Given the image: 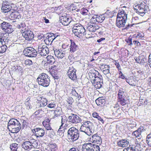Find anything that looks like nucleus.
<instances>
[{
    "instance_id": "obj_1",
    "label": "nucleus",
    "mask_w": 151,
    "mask_h": 151,
    "mask_svg": "<svg viewBox=\"0 0 151 151\" xmlns=\"http://www.w3.org/2000/svg\"><path fill=\"white\" fill-rule=\"evenodd\" d=\"M39 85L44 87H48L50 83V77L46 74L42 73L39 75L37 79Z\"/></svg>"
},
{
    "instance_id": "obj_2",
    "label": "nucleus",
    "mask_w": 151,
    "mask_h": 151,
    "mask_svg": "<svg viewBox=\"0 0 151 151\" xmlns=\"http://www.w3.org/2000/svg\"><path fill=\"white\" fill-rule=\"evenodd\" d=\"M67 133L69 140L72 142L77 140L80 136L79 131L74 127L70 128L68 130Z\"/></svg>"
},
{
    "instance_id": "obj_3",
    "label": "nucleus",
    "mask_w": 151,
    "mask_h": 151,
    "mask_svg": "<svg viewBox=\"0 0 151 151\" xmlns=\"http://www.w3.org/2000/svg\"><path fill=\"white\" fill-rule=\"evenodd\" d=\"M99 146L92 143H85L83 145L82 151H100Z\"/></svg>"
},
{
    "instance_id": "obj_4",
    "label": "nucleus",
    "mask_w": 151,
    "mask_h": 151,
    "mask_svg": "<svg viewBox=\"0 0 151 151\" xmlns=\"http://www.w3.org/2000/svg\"><path fill=\"white\" fill-rule=\"evenodd\" d=\"M93 124L89 121H86L83 122L80 129V130L85 133L88 136L91 135V133H93L91 129V126Z\"/></svg>"
},
{
    "instance_id": "obj_5",
    "label": "nucleus",
    "mask_w": 151,
    "mask_h": 151,
    "mask_svg": "<svg viewBox=\"0 0 151 151\" xmlns=\"http://www.w3.org/2000/svg\"><path fill=\"white\" fill-rule=\"evenodd\" d=\"M147 6L145 4H140L133 7L134 10L137 13L143 16L147 11Z\"/></svg>"
},
{
    "instance_id": "obj_6",
    "label": "nucleus",
    "mask_w": 151,
    "mask_h": 151,
    "mask_svg": "<svg viewBox=\"0 0 151 151\" xmlns=\"http://www.w3.org/2000/svg\"><path fill=\"white\" fill-rule=\"evenodd\" d=\"M23 53L25 56L29 57H35L37 54V52L31 47H28L25 48Z\"/></svg>"
},
{
    "instance_id": "obj_7",
    "label": "nucleus",
    "mask_w": 151,
    "mask_h": 151,
    "mask_svg": "<svg viewBox=\"0 0 151 151\" xmlns=\"http://www.w3.org/2000/svg\"><path fill=\"white\" fill-rule=\"evenodd\" d=\"M22 36L24 37L26 40L30 41L32 40L34 36V35L32 32L29 30L28 29L25 28L22 29Z\"/></svg>"
},
{
    "instance_id": "obj_8",
    "label": "nucleus",
    "mask_w": 151,
    "mask_h": 151,
    "mask_svg": "<svg viewBox=\"0 0 151 151\" xmlns=\"http://www.w3.org/2000/svg\"><path fill=\"white\" fill-rule=\"evenodd\" d=\"M45 35L47 36L44 41L47 45H51L53 41L58 36L57 34L52 32L47 33Z\"/></svg>"
},
{
    "instance_id": "obj_9",
    "label": "nucleus",
    "mask_w": 151,
    "mask_h": 151,
    "mask_svg": "<svg viewBox=\"0 0 151 151\" xmlns=\"http://www.w3.org/2000/svg\"><path fill=\"white\" fill-rule=\"evenodd\" d=\"M0 25L1 29L8 34L11 33L14 31L12 26L9 23L3 21L0 24Z\"/></svg>"
},
{
    "instance_id": "obj_10",
    "label": "nucleus",
    "mask_w": 151,
    "mask_h": 151,
    "mask_svg": "<svg viewBox=\"0 0 151 151\" xmlns=\"http://www.w3.org/2000/svg\"><path fill=\"white\" fill-rule=\"evenodd\" d=\"M68 122L70 124H77L81 122L82 119L76 114H71L70 116L68 117Z\"/></svg>"
},
{
    "instance_id": "obj_11",
    "label": "nucleus",
    "mask_w": 151,
    "mask_h": 151,
    "mask_svg": "<svg viewBox=\"0 0 151 151\" xmlns=\"http://www.w3.org/2000/svg\"><path fill=\"white\" fill-rule=\"evenodd\" d=\"M38 53L41 56H45L49 52V48L45 45H40L38 47Z\"/></svg>"
},
{
    "instance_id": "obj_12",
    "label": "nucleus",
    "mask_w": 151,
    "mask_h": 151,
    "mask_svg": "<svg viewBox=\"0 0 151 151\" xmlns=\"http://www.w3.org/2000/svg\"><path fill=\"white\" fill-rule=\"evenodd\" d=\"M33 133L35 134L37 138H40L43 136L45 134V130L43 129L35 128L32 130Z\"/></svg>"
},
{
    "instance_id": "obj_13",
    "label": "nucleus",
    "mask_w": 151,
    "mask_h": 151,
    "mask_svg": "<svg viewBox=\"0 0 151 151\" xmlns=\"http://www.w3.org/2000/svg\"><path fill=\"white\" fill-rule=\"evenodd\" d=\"M76 70L73 66L69 67V69L67 74L69 78L72 80H75L77 78L76 74Z\"/></svg>"
},
{
    "instance_id": "obj_14",
    "label": "nucleus",
    "mask_w": 151,
    "mask_h": 151,
    "mask_svg": "<svg viewBox=\"0 0 151 151\" xmlns=\"http://www.w3.org/2000/svg\"><path fill=\"white\" fill-rule=\"evenodd\" d=\"M85 32L86 30L84 27L81 25H80V28L76 29V30H74L73 32L75 36L78 37L80 38V37L82 35H84Z\"/></svg>"
},
{
    "instance_id": "obj_15",
    "label": "nucleus",
    "mask_w": 151,
    "mask_h": 151,
    "mask_svg": "<svg viewBox=\"0 0 151 151\" xmlns=\"http://www.w3.org/2000/svg\"><path fill=\"white\" fill-rule=\"evenodd\" d=\"M127 19V18L126 17L125 18L120 17L117 18L116 24V26L119 28L124 27L126 23V21Z\"/></svg>"
},
{
    "instance_id": "obj_16",
    "label": "nucleus",
    "mask_w": 151,
    "mask_h": 151,
    "mask_svg": "<svg viewBox=\"0 0 151 151\" xmlns=\"http://www.w3.org/2000/svg\"><path fill=\"white\" fill-rule=\"evenodd\" d=\"M12 8V7L8 4V2H4L2 4L1 9L2 12L6 13L10 11Z\"/></svg>"
},
{
    "instance_id": "obj_17",
    "label": "nucleus",
    "mask_w": 151,
    "mask_h": 151,
    "mask_svg": "<svg viewBox=\"0 0 151 151\" xmlns=\"http://www.w3.org/2000/svg\"><path fill=\"white\" fill-rule=\"evenodd\" d=\"M60 21L63 25L67 26L72 21V19L70 18L67 16H64L61 17Z\"/></svg>"
},
{
    "instance_id": "obj_18",
    "label": "nucleus",
    "mask_w": 151,
    "mask_h": 151,
    "mask_svg": "<svg viewBox=\"0 0 151 151\" xmlns=\"http://www.w3.org/2000/svg\"><path fill=\"white\" fill-rule=\"evenodd\" d=\"M140 132L137 130L133 132V141L140 142L141 138Z\"/></svg>"
},
{
    "instance_id": "obj_19",
    "label": "nucleus",
    "mask_w": 151,
    "mask_h": 151,
    "mask_svg": "<svg viewBox=\"0 0 151 151\" xmlns=\"http://www.w3.org/2000/svg\"><path fill=\"white\" fill-rule=\"evenodd\" d=\"M16 124H19V121L17 119L14 118L11 119L8 123V129L10 130V129L14 127Z\"/></svg>"
},
{
    "instance_id": "obj_20",
    "label": "nucleus",
    "mask_w": 151,
    "mask_h": 151,
    "mask_svg": "<svg viewBox=\"0 0 151 151\" xmlns=\"http://www.w3.org/2000/svg\"><path fill=\"white\" fill-rule=\"evenodd\" d=\"M22 147L24 150L29 151L32 148L31 143L29 141H25L24 142L22 145Z\"/></svg>"
},
{
    "instance_id": "obj_21",
    "label": "nucleus",
    "mask_w": 151,
    "mask_h": 151,
    "mask_svg": "<svg viewBox=\"0 0 151 151\" xmlns=\"http://www.w3.org/2000/svg\"><path fill=\"white\" fill-rule=\"evenodd\" d=\"M91 83H92L93 85L95 88L96 89H100L102 86V84L103 83V81H102L100 80L96 81V79H94L91 81Z\"/></svg>"
},
{
    "instance_id": "obj_22",
    "label": "nucleus",
    "mask_w": 151,
    "mask_h": 151,
    "mask_svg": "<svg viewBox=\"0 0 151 151\" xmlns=\"http://www.w3.org/2000/svg\"><path fill=\"white\" fill-rule=\"evenodd\" d=\"M100 28L99 26L94 24V22H93L92 24L88 25L87 27L88 29L90 32H95V31Z\"/></svg>"
},
{
    "instance_id": "obj_23",
    "label": "nucleus",
    "mask_w": 151,
    "mask_h": 151,
    "mask_svg": "<svg viewBox=\"0 0 151 151\" xmlns=\"http://www.w3.org/2000/svg\"><path fill=\"white\" fill-rule=\"evenodd\" d=\"M71 41V44L70 46V51L71 53H73L79 49V47L74 42Z\"/></svg>"
},
{
    "instance_id": "obj_24",
    "label": "nucleus",
    "mask_w": 151,
    "mask_h": 151,
    "mask_svg": "<svg viewBox=\"0 0 151 151\" xmlns=\"http://www.w3.org/2000/svg\"><path fill=\"white\" fill-rule=\"evenodd\" d=\"M21 129V125L19 122V124H16L14 127L11 128L12 132V133H17L19 132Z\"/></svg>"
},
{
    "instance_id": "obj_25",
    "label": "nucleus",
    "mask_w": 151,
    "mask_h": 151,
    "mask_svg": "<svg viewBox=\"0 0 151 151\" xmlns=\"http://www.w3.org/2000/svg\"><path fill=\"white\" fill-rule=\"evenodd\" d=\"M92 141H93V143L100 144L101 142V138L97 134L93 135L92 137Z\"/></svg>"
},
{
    "instance_id": "obj_26",
    "label": "nucleus",
    "mask_w": 151,
    "mask_h": 151,
    "mask_svg": "<svg viewBox=\"0 0 151 151\" xmlns=\"http://www.w3.org/2000/svg\"><path fill=\"white\" fill-rule=\"evenodd\" d=\"M95 102L98 106L104 105L105 104V100L104 97H99L96 100Z\"/></svg>"
},
{
    "instance_id": "obj_27",
    "label": "nucleus",
    "mask_w": 151,
    "mask_h": 151,
    "mask_svg": "<svg viewBox=\"0 0 151 151\" xmlns=\"http://www.w3.org/2000/svg\"><path fill=\"white\" fill-rule=\"evenodd\" d=\"M129 143V142L125 139L120 140L118 142L117 145L122 147H125L128 146Z\"/></svg>"
},
{
    "instance_id": "obj_28",
    "label": "nucleus",
    "mask_w": 151,
    "mask_h": 151,
    "mask_svg": "<svg viewBox=\"0 0 151 151\" xmlns=\"http://www.w3.org/2000/svg\"><path fill=\"white\" fill-rule=\"evenodd\" d=\"M37 100L40 101L39 106L41 107H44L47 104L48 101L45 98H39Z\"/></svg>"
},
{
    "instance_id": "obj_29",
    "label": "nucleus",
    "mask_w": 151,
    "mask_h": 151,
    "mask_svg": "<svg viewBox=\"0 0 151 151\" xmlns=\"http://www.w3.org/2000/svg\"><path fill=\"white\" fill-rule=\"evenodd\" d=\"M143 74V72L142 71H141L139 68H135L133 69V75L135 77H137L139 74Z\"/></svg>"
},
{
    "instance_id": "obj_30",
    "label": "nucleus",
    "mask_w": 151,
    "mask_h": 151,
    "mask_svg": "<svg viewBox=\"0 0 151 151\" xmlns=\"http://www.w3.org/2000/svg\"><path fill=\"white\" fill-rule=\"evenodd\" d=\"M125 11L124 10V9L119 10L118 11L117 18L120 17L125 18L126 17H127V14L125 13Z\"/></svg>"
},
{
    "instance_id": "obj_31",
    "label": "nucleus",
    "mask_w": 151,
    "mask_h": 151,
    "mask_svg": "<svg viewBox=\"0 0 151 151\" xmlns=\"http://www.w3.org/2000/svg\"><path fill=\"white\" fill-rule=\"evenodd\" d=\"M62 110L60 107L58 108L54 111V116L53 118L55 119L56 117L60 116L62 114Z\"/></svg>"
},
{
    "instance_id": "obj_32",
    "label": "nucleus",
    "mask_w": 151,
    "mask_h": 151,
    "mask_svg": "<svg viewBox=\"0 0 151 151\" xmlns=\"http://www.w3.org/2000/svg\"><path fill=\"white\" fill-rule=\"evenodd\" d=\"M46 58L47 63L51 65L53 64L55 62V60L52 56L48 55L47 57Z\"/></svg>"
},
{
    "instance_id": "obj_33",
    "label": "nucleus",
    "mask_w": 151,
    "mask_h": 151,
    "mask_svg": "<svg viewBox=\"0 0 151 151\" xmlns=\"http://www.w3.org/2000/svg\"><path fill=\"white\" fill-rule=\"evenodd\" d=\"M92 115L93 117L97 118L99 121L101 122L102 124H104V121L99 115L96 112H94V113H93L92 114Z\"/></svg>"
},
{
    "instance_id": "obj_34",
    "label": "nucleus",
    "mask_w": 151,
    "mask_h": 151,
    "mask_svg": "<svg viewBox=\"0 0 151 151\" xmlns=\"http://www.w3.org/2000/svg\"><path fill=\"white\" fill-rule=\"evenodd\" d=\"M134 142L135 145H134L135 146L134 148L133 149V151H139L140 150V145L139 144V142H137L136 141V142L133 141V142Z\"/></svg>"
},
{
    "instance_id": "obj_35",
    "label": "nucleus",
    "mask_w": 151,
    "mask_h": 151,
    "mask_svg": "<svg viewBox=\"0 0 151 151\" xmlns=\"http://www.w3.org/2000/svg\"><path fill=\"white\" fill-rule=\"evenodd\" d=\"M18 144L17 143H13L10 145V148L11 151H17L18 148Z\"/></svg>"
},
{
    "instance_id": "obj_36",
    "label": "nucleus",
    "mask_w": 151,
    "mask_h": 151,
    "mask_svg": "<svg viewBox=\"0 0 151 151\" xmlns=\"http://www.w3.org/2000/svg\"><path fill=\"white\" fill-rule=\"evenodd\" d=\"M105 18L104 17H102L101 15L97 17V18L94 21L95 22H97L98 23H101L104 20Z\"/></svg>"
},
{
    "instance_id": "obj_37",
    "label": "nucleus",
    "mask_w": 151,
    "mask_h": 151,
    "mask_svg": "<svg viewBox=\"0 0 151 151\" xmlns=\"http://www.w3.org/2000/svg\"><path fill=\"white\" fill-rule=\"evenodd\" d=\"M49 147L51 151H55L58 149V147L55 143L50 144Z\"/></svg>"
},
{
    "instance_id": "obj_38",
    "label": "nucleus",
    "mask_w": 151,
    "mask_h": 151,
    "mask_svg": "<svg viewBox=\"0 0 151 151\" xmlns=\"http://www.w3.org/2000/svg\"><path fill=\"white\" fill-rule=\"evenodd\" d=\"M33 143H31L32 146V147H33L35 148H39L40 145L38 142L37 140H35L34 139H33Z\"/></svg>"
},
{
    "instance_id": "obj_39",
    "label": "nucleus",
    "mask_w": 151,
    "mask_h": 151,
    "mask_svg": "<svg viewBox=\"0 0 151 151\" xmlns=\"http://www.w3.org/2000/svg\"><path fill=\"white\" fill-rule=\"evenodd\" d=\"M146 142L150 147H151V133L147 137Z\"/></svg>"
},
{
    "instance_id": "obj_40",
    "label": "nucleus",
    "mask_w": 151,
    "mask_h": 151,
    "mask_svg": "<svg viewBox=\"0 0 151 151\" xmlns=\"http://www.w3.org/2000/svg\"><path fill=\"white\" fill-rule=\"evenodd\" d=\"M124 97H122V98H119L118 99V101L122 106L125 105L127 103V100L124 99Z\"/></svg>"
},
{
    "instance_id": "obj_41",
    "label": "nucleus",
    "mask_w": 151,
    "mask_h": 151,
    "mask_svg": "<svg viewBox=\"0 0 151 151\" xmlns=\"http://www.w3.org/2000/svg\"><path fill=\"white\" fill-rule=\"evenodd\" d=\"M61 127H63V124L67 121L68 122V119H67L66 116H61Z\"/></svg>"
},
{
    "instance_id": "obj_42",
    "label": "nucleus",
    "mask_w": 151,
    "mask_h": 151,
    "mask_svg": "<svg viewBox=\"0 0 151 151\" xmlns=\"http://www.w3.org/2000/svg\"><path fill=\"white\" fill-rule=\"evenodd\" d=\"M7 48V46L6 45H2L1 46H0V54L2 53L5 52Z\"/></svg>"
},
{
    "instance_id": "obj_43",
    "label": "nucleus",
    "mask_w": 151,
    "mask_h": 151,
    "mask_svg": "<svg viewBox=\"0 0 151 151\" xmlns=\"http://www.w3.org/2000/svg\"><path fill=\"white\" fill-rule=\"evenodd\" d=\"M119 98L124 97V92L122 90V89L120 88L119 90V93H118Z\"/></svg>"
},
{
    "instance_id": "obj_44",
    "label": "nucleus",
    "mask_w": 151,
    "mask_h": 151,
    "mask_svg": "<svg viewBox=\"0 0 151 151\" xmlns=\"http://www.w3.org/2000/svg\"><path fill=\"white\" fill-rule=\"evenodd\" d=\"M68 104L69 105H71L74 102V100L72 97H69L66 100Z\"/></svg>"
},
{
    "instance_id": "obj_45",
    "label": "nucleus",
    "mask_w": 151,
    "mask_h": 151,
    "mask_svg": "<svg viewBox=\"0 0 151 151\" xmlns=\"http://www.w3.org/2000/svg\"><path fill=\"white\" fill-rule=\"evenodd\" d=\"M24 63L26 65L30 66L32 65V62L30 60L27 59L25 61Z\"/></svg>"
},
{
    "instance_id": "obj_46",
    "label": "nucleus",
    "mask_w": 151,
    "mask_h": 151,
    "mask_svg": "<svg viewBox=\"0 0 151 151\" xmlns=\"http://www.w3.org/2000/svg\"><path fill=\"white\" fill-rule=\"evenodd\" d=\"M26 27V25L23 22L20 24H18L17 27L18 29H20L21 27L24 29L25 27Z\"/></svg>"
},
{
    "instance_id": "obj_47",
    "label": "nucleus",
    "mask_w": 151,
    "mask_h": 151,
    "mask_svg": "<svg viewBox=\"0 0 151 151\" xmlns=\"http://www.w3.org/2000/svg\"><path fill=\"white\" fill-rule=\"evenodd\" d=\"M65 54L64 52L60 51V53H59V54H58L57 57L58 58L62 59L65 56Z\"/></svg>"
},
{
    "instance_id": "obj_48",
    "label": "nucleus",
    "mask_w": 151,
    "mask_h": 151,
    "mask_svg": "<svg viewBox=\"0 0 151 151\" xmlns=\"http://www.w3.org/2000/svg\"><path fill=\"white\" fill-rule=\"evenodd\" d=\"M140 58L141 57L139 56L138 57H134V59L135 60V61L137 63H139L140 62Z\"/></svg>"
},
{
    "instance_id": "obj_49",
    "label": "nucleus",
    "mask_w": 151,
    "mask_h": 151,
    "mask_svg": "<svg viewBox=\"0 0 151 151\" xmlns=\"http://www.w3.org/2000/svg\"><path fill=\"white\" fill-rule=\"evenodd\" d=\"M71 93L73 95L75 96H77L78 95V93L76 92L74 89H72Z\"/></svg>"
},
{
    "instance_id": "obj_50",
    "label": "nucleus",
    "mask_w": 151,
    "mask_h": 151,
    "mask_svg": "<svg viewBox=\"0 0 151 151\" xmlns=\"http://www.w3.org/2000/svg\"><path fill=\"white\" fill-rule=\"evenodd\" d=\"M142 35L137 32V34L133 35V37H138L140 38L142 37Z\"/></svg>"
},
{
    "instance_id": "obj_51",
    "label": "nucleus",
    "mask_w": 151,
    "mask_h": 151,
    "mask_svg": "<svg viewBox=\"0 0 151 151\" xmlns=\"http://www.w3.org/2000/svg\"><path fill=\"white\" fill-rule=\"evenodd\" d=\"M95 76V79H96V81H99L100 80L102 81L103 80V79L102 78V77L101 76H99L98 77L96 75V74H94Z\"/></svg>"
},
{
    "instance_id": "obj_52",
    "label": "nucleus",
    "mask_w": 151,
    "mask_h": 151,
    "mask_svg": "<svg viewBox=\"0 0 151 151\" xmlns=\"http://www.w3.org/2000/svg\"><path fill=\"white\" fill-rule=\"evenodd\" d=\"M4 38H5V36H4V34H0V40L1 43L3 45V41L2 40H4Z\"/></svg>"
},
{
    "instance_id": "obj_53",
    "label": "nucleus",
    "mask_w": 151,
    "mask_h": 151,
    "mask_svg": "<svg viewBox=\"0 0 151 151\" xmlns=\"http://www.w3.org/2000/svg\"><path fill=\"white\" fill-rule=\"evenodd\" d=\"M2 41L3 43V42L4 43V45L5 44H6L5 45L7 46V45H8L9 42L10 41H9V40L7 39L6 37H5V38H4V40H2Z\"/></svg>"
},
{
    "instance_id": "obj_54",
    "label": "nucleus",
    "mask_w": 151,
    "mask_h": 151,
    "mask_svg": "<svg viewBox=\"0 0 151 151\" xmlns=\"http://www.w3.org/2000/svg\"><path fill=\"white\" fill-rule=\"evenodd\" d=\"M28 125V123L25 120H23L22 122L23 128H26Z\"/></svg>"
},
{
    "instance_id": "obj_55",
    "label": "nucleus",
    "mask_w": 151,
    "mask_h": 151,
    "mask_svg": "<svg viewBox=\"0 0 151 151\" xmlns=\"http://www.w3.org/2000/svg\"><path fill=\"white\" fill-rule=\"evenodd\" d=\"M47 106L50 108H53L55 106V105L54 104V102L51 103L49 104Z\"/></svg>"
},
{
    "instance_id": "obj_56",
    "label": "nucleus",
    "mask_w": 151,
    "mask_h": 151,
    "mask_svg": "<svg viewBox=\"0 0 151 151\" xmlns=\"http://www.w3.org/2000/svg\"><path fill=\"white\" fill-rule=\"evenodd\" d=\"M126 82L131 86H132V79L129 78L126 79Z\"/></svg>"
},
{
    "instance_id": "obj_57",
    "label": "nucleus",
    "mask_w": 151,
    "mask_h": 151,
    "mask_svg": "<svg viewBox=\"0 0 151 151\" xmlns=\"http://www.w3.org/2000/svg\"><path fill=\"white\" fill-rule=\"evenodd\" d=\"M103 72L106 75H109V70L108 69L104 70Z\"/></svg>"
},
{
    "instance_id": "obj_58",
    "label": "nucleus",
    "mask_w": 151,
    "mask_h": 151,
    "mask_svg": "<svg viewBox=\"0 0 151 151\" xmlns=\"http://www.w3.org/2000/svg\"><path fill=\"white\" fill-rule=\"evenodd\" d=\"M88 11L87 9L84 8L82 9V14L83 15L86 14V13H87Z\"/></svg>"
},
{
    "instance_id": "obj_59",
    "label": "nucleus",
    "mask_w": 151,
    "mask_h": 151,
    "mask_svg": "<svg viewBox=\"0 0 151 151\" xmlns=\"http://www.w3.org/2000/svg\"><path fill=\"white\" fill-rule=\"evenodd\" d=\"M132 37H131L130 36V37L128 38V40H127V42L129 43V45H131L132 44Z\"/></svg>"
},
{
    "instance_id": "obj_60",
    "label": "nucleus",
    "mask_w": 151,
    "mask_h": 151,
    "mask_svg": "<svg viewBox=\"0 0 151 151\" xmlns=\"http://www.w3.org/2000/svg\"><path fill=\"white\" fill-rule=\"evenodd\" d=\"M146 59L145 58H142L141 57L140 62L139 63L143 64L144 62H145Z\"/></svg>"
},
{
    "instance_id": "obj_61",
    "label": "nucleus",
    "mask_w": 151,
    "mask_h": 151,
    "mask_svg": "<svg viewBox=\"0 0 151 151\" xmlns=\"http://www.w3.org/2000/svg\"><path fill=\"white\" fill-rule=\"evenodd\" d=\"M60 51L59 50L56 49L55 50H54V53L55 54L56 56H58V54H59V53H60Z\"/></svg>"
},
{
    "instance_id": "obj_62",
    "label": "nucleus",
    "mask_w": 151,
    "mask_h": 151,
    "mask_svg": "<svg viewBox=\"0 0 151 151\" xmlns=\"http://www.w3.org/2000/svg\"><path fill=\"white\" fill-rule=\"evenodd\" d=\"M133 42L135 46H137L140 45V44L138 41H133Z\"/></svg>"
},
{
    "instance_id": "obj_63",
    "label": "nucleus",
    "mask_w": 151,
    "mask_h": 151,
    "mask_svg": "<svg viewBox=\"0 0 151 151\" xmlns=\"http://www.w3.org/2000/svg\"><path fill=\"white\" fill-rule=\"evenodd\" d=\"M17 70L20 71L22 73L23 72V70L21 66L17 65Z\"/></svg>"
},
{
    "instance_id": "obj_64",
    "label": "nucleus",
    "mask_w": 151,
    "mask_h": 151,
    "mask_svg": "<svg viewBox=\"0 0 151 151\" xmlns=\"http://www.w3.org/2000/svg\"><path fill=\"white\" fill-rule=\"evenodd\" d=\"M69 151H79L78 149L76 148L73 147L70 149Z\"/></svg>"
}]
</instances>
